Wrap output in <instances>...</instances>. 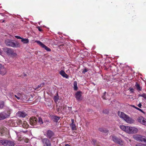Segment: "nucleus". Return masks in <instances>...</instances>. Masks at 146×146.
<instances>
[{"label": "nucleus", "instance_id": "nucleus-47", "mask_svg": "<svg viewBox=\"0 0 146 146\" xmlns=\"http://www.w3.org/2000/svg\"><path fill=\"white\" fill-rule=\"evenodd\" d=\"M37 28L39 31L41 32L42 31V29L40 28V27H37Z\"/></svg>", "mask_w": 146, "mask_h": 146}, {"label": "nucleus", "instance_id": "nucleus-18", "mask_svg": "<svg viewBox=\"0 0 146 146\" xmlns=\"http://www.w3.org/2000/svg\"><path fill=\"white\" fill-rule=\"evenodd\" d=\"M92 144L94 146H100L99 142H97L96 140L94 139H92Z\"/></svg>", "mask_w": 146, "mask_h": 146}, {"label": "nucleus", "instance_id": "nucleus-44", "mask_svg": "<svg viewBox=\"0 0 146 146\" xmlns=\"http://www.w3.org/2000/svg\"><path fill=\"white\" fill-rule=\"evenodd\" d=\"M88 71V70L86 68H85L84 70L82 71V73L85 74Z\"/></svg>", "mask_w": 146, "mask_h": 146}, {"label": "nucleus", "instance_id": "nucleus-52", "mask_svg": "<svg viewBox=\"0 0 146 146\" xmlns=\"http://www.w3.org/2000/svg\"><path fill=\"white\" fill-rule=\"evenodd\" d=\"M3 54L2 50L0 49V54Z\"/></svg>", "mask_w": 146, "mask_h": 146}, {"label": "nucleus", "instance_id": "nucleus-15", "mask_svg": "<svg viewBox=\"0 0 146 146\" xmlns=\"http://www.w3.org/2000/svg\"><path fill=\"white\" fill-rule=\"evenodd\" d=\"M7 117H8V116L5 113H0V120L4 119Z\"/></svg>", "mask_w": 146, "mask_h": 146}, {"label": "nucleus", "instance_id": "nucleus-5", "mask_svg": "<svg viewBox=\"0 0 146 146\" xmlns=\"http://www.w3.org/2000/svg\"><path fill=\"white\" fill-rule=\"evenodd\" d=\"M133 138L137 141H141V142H143L146 144V139L144 138V137L138 134L134 135L133 136Z\"/></svg>", "mask_w": 146, "mask_h": 146}, {"label": "nucleus", "instance_id": "nucleus-36", "mask_svg": "<svg viewBox=\"0 0 146 146\" xmlns=\"http://www.w3.org/2000/svg\"><path fill=\"white\" fill-rule=\"evenodd\" d=\"M38 123L40 124H42L43 123V122L42 119L40 117L38 118Z\"/></svg>", "mask_w": 146, "mask_h": 146}, {"label": "nucleus", "instance_id": "nucleus-14", "mask_svg": "<svg viewBox=\"0 0 146 146\" xmlns=\"http://www.w3.org/2000/svg\"><path fill=\"white\" fill-rule=\"evenodd\" d=\"M110 137L112 141L116 143L119 139L115 135H111L110 136Z\"/></svg>", "mask_w": 146, "mask_h": 146}, {"label": "nucleus", "instance_id": "nucleus-26", "mask_svg": "<svg viewBox=\"0 0 146 146\" xmlns=\"http://www.w3.org/2000/svg\"><path fill=\"white\" fill-rule=\"evenodd\" d=\"M77 82L76 81H74L73 84L74 90H77L78 89V88L77 86Z\"/></svg>", "mask_w": 146, "mask_h": 146}, {"label": "nucleus", "instance_id": "nucleus-29", "mask_svg": "<svg viewBox=\"0 0 146 146\" xmlns=\"http://www.w3.org/2000/svg\"><path fill=\"white\" fill-rule=\"evenodd\" d=\"M131 127H132L127 126V130H126V132L128 133H131Z\"/></svg>", "mask_w": 146, "mask_h": 146}, {"label": "nucleus", "instance_id": "nucleus-23", "mask_svg": "<svg viewBox=\"0 0 146 146\" xmlns=\"http://www.w3.org/2000/svg\"><path fill=\"white\" fill-rule=\"evenodd\" d=\"M14 96L18 100H19L22 96V93L18 92L17 93L16 95L15 94Z\"/></svg>", "mask_w": 146, "mask_h": 146}, {"label": "nucleus", "instance_id": "nucleus-45", "mask_svg": "<svg viewBox=\"0 0 146 146\" xmlns=\"http://www.w3.org/2000/svg\"><path fill=\"white\" fill-rule=\"evenodd\" d=\"M15 37L17 39H22V38H21V37L19 36H15Z\"/></svg>", "mask_w": 146, "mask_h": 146}, {"label": "nucleus", "instance_id": "nucleus-30", "mask_svg": "<svg viewBox=\"0 0 146 146\" xmlns=\"http://www.w3.org/2000/svg\"><path fill=\"white\" fill-rule=\"evenodd\" d=\"M67 108V106L63 104L62 105V110L64 112H66V109Z\"/></svg>", "mask_w": 146, "mask_h": 146}, {"label": "nucleus", "instance_id": "nucleus-42", "mask_svg": "<svg viewBox=\"0 0 146 146\" xmlns=\"http://www.w3.org/2000/svg\"><path fill=\"white\" fill-rule=\"evenodd\" d=\"M108 130L105 128L104 130L103 131V132L102 133L106 134L108 133Z\"/></svg>", "mask_w": 146, "mask_h": 146}, {"label": "nucleus", "instance_id": "nucleus-2", "mask_svg": "<svg viewBox=\"0 0 146 146\" xmlns=\"http://www.w3.org/2000/svg\"><path fill=\"white\" fill-rule=\"evenodd\" d=\"M5 43L6 45L8 46L13 47H19L20 46V44L19 42H17L15 43L12 40L9 39L6 40Z\"/></svg>", "mask_w": 146, "mask_h": 146}, {"label": "nucleus", "instance_id": "nucleus-40", "mask_svg": "<svg viewBox=\"0 0 146 146\" xmlns=\"http://www.w3.org/2000/svg\"><path fill=\"white\" fill-rule=\"evenodd\" d=\"M135 146H146V145H145L143 144L138 143Z\"/></svg>", "mask_w": 146, "mask_h": 146}, {"label": "nucleus", "instance_id": "nucleus-32", "mask_svg": "<svg viewBox=\"0 0 146 146\" xmlns=\"http://www.w3.org/2000/svg\"><path fill=\"white\" fill-rule=\"evenodd\" d=\"M4 106V102L3 101H0V108L2 109Z\"/></svg>", "mask_w": 146, "mask_h": 146}, {"label": "nucleus", "instance_id": "nucleus-11", "mask_svg": "<svg viewBox=\"0 0 146 146\" xmlns=\"http://www.w3.org/2000/svg\"><path fill=\"white\" fill-rule=\"evenodd\" d=\"M7 129L5 127L1 126L0 127V135L1 136L4 135Z\"/></svg>", "mask_w": 146, "mask_h": 146}, {"label": "nucleus", "instance_id": "nucleus-7", "mask_svg": "<svg viewBox=\"0 0 146 146\" xmlns=\"http://www.w3.org/2000/svg\"><path fill=\"white\" fill-rule=\"evenodd\" d=\"M38 121L37 118L34 117H31L29 119V123L31 125H35L36 124Z\"/></svg>", "mask_w": 146, "mask_h": 146}, {"label": "nucleus", "instance_id": "nucleus-46", "mask_svg": "<svg viewBox=\"0 0 146 146\" xmlns=\"http://www.w3.org/2000/svg\"><path fill=\"white\" fill-rule=\"evenodd\" d=\"M108 111L107 110H105L103 111V113H108Z\"/></svg>", "mask_w": 146, "mask_h": 146}, {"label": "nucleus", "instance_id": "nucleus-31", "mask_svg": "<svg viewBox=\"0 0 146 146\" xmlns=\"http://www.w3.org/2000/svg\"><path fill=\"white\" fill-rule=\"evenodd\" d=\"M21 41L24 44H27L29 42V41L28 39L26 38H23L21 39Z\"/></svg>", "mask_w": 146, "mask_h": 146}, {"label": "nucleus", "instance_id": "nucleus-51", "mask_svg": "<svg viewBox=\"0 0 146 146\" xmlns=\"http://www.w3.org/2000/svg\"><path fill=\"white\" fill-rule=\"evenodd\" d=\"M134 89L133 88H130V91L133 92Z\"/></svg>", "mask_w": 146, "mask_h": 146}, {"label": "nucleus", "instance_id": "nucleus-19", "mask_svg": "<svg viewBox=\"0 0 146 146\" xmlns=\"http://www.w3.org/2000/svg\"><path fill=\"white\" fill-rule=\"evenodd\" d=\"M18 114L20 117H24L27 114L24 111H19L18 112Z\"/></svg>", "mask_w": 146, "mask_h": 146}, {"label": "nucleus", "instance_id": "nucleus-53", "mask_svg": "<svg viewBox=\"0 0 146 146\" xmlns=\"http://www.w3.org/2000/svg\"><path fill=\"white\" fill-rule=\"evenodd\" d=\"M65 146H71L69 145L68 144H66L65 145Z\"/></svg>", "mask_w": 146, "mask_h": 146}, {"label": "nucleus", "instance_id": "nucleus-20", "mask_svg": "<svg viewBox=\"0 0 146 146\" xmlns=\"http://www.w3.org/2000/svg\"><path fill=\"white\" fill-rule=\"evenodd\" d=\"M116 143L121 146H123L124 145V141L121 138H119Z\"/></svg>", "mask_w": 146, "mask_h": 146}, {"label": "nucleus", "instance_id": "nucleus-24", "mask_svg": "<svg viewBox=\"0 0 146 146\" xmlns=\"http://www.w3.org/2000/svg\"><path fill=\"white\" fill-rule=\"evenodd\" d=\"M56 110L57 112H60L62 111V105L61 106L56 105Z\"/></svg>", "mask_w": 146, "mask_h": 146}, {"label": "nucleus", "instance_id": "nucleus-4", "mask_svg": "<svg viewBox=\"0 0 146 146\" xmlns=\"http://www.w3.org/2000/svg\"><path fill=\"white\" fill-rule=\"evenodd\" d=\"M41 141L43 146H52L51 141L47 138H41Z\"/></svg>", "mask_w": 146, "mask_h": 146}, {"label": "nucleus", "instance_id": "nucleus-37", "mask_svg": "<svg viewBox=\"0 0 146 146\" xmlns=\"http://www.w3.org/2000/svg\"><path fill=\"white\" fill-rule=\"evenodd\" d=\"M133 107H134V108H135V109H136L137 110H138L140 111H141V112H142V113H145V112H144L142 110L137 108V107H136L135 106H133Z\"/></svg>", "mask_w": 146, "mask_h": 146}, {"label": "nucleus", "instance_id": "nucleus-35", "mask_svg": "<svg viewBox=\"0 0 146 146\" xmlns=\"http://www.w3.org/2000/svg\"><path fill=\"white\" fill-rule=\"evenodd\" d=\"M16 122L18 125H20L21 124H22V121L20 119L17 120Z\"/></svg>", "mask_w": 146, "mask_h": 146}, {"label": "nucleus", "instance_id": "nucleus-48", "mask_svg": "<svg viewBox=\"0 0 146 146\" xmlns=\"http://www.w3.org/2000/svg\"><path fill=\"white\" fill-rule=\"evenodd\" d=\"M138 106L140 108H141L142 105L141 103H139L138 105Z\"/></svg>", "mask_w": 146, "mask_h": 146}, {"label": "nucleus", "instance_id": "nucleus-49", "mask_svg": "<svg viewBox=\"0 0 146 146\" xmlns=\"http://www.w3.org/2000/svg\"><path fill=\"white\" fill-rule=\"evenodd\" d=\"M106 94V92H105L104 93V95L103 96H102V98L104 99H106V98L104 97V95L105 94Z\"/></svg>", "mask_w": 146, "mask_h": 146}, {"label": "nucleus", "instance_id": "nucleus-27", "mask_svg": "<svg viewBox=\"0 0 146 146\" xmlns=\"http://www.w3.org/2000/svg\"><path fill=\"white\" fill-rule=\"evenodd\" d=\"M22 126L24 128H26L28 127V125L26 121H24L22 124Z\"/></svg>", "mask_w": 146, "mask_h": 146}, {"label": "nucleus", "instance_id": "nucleus-54", "mask_svg": "<svg viewBox=\"0 0 146 146\" xmlns=\"http://www.w3.org/2000/svg\"><path fill=\"white\" fill-rule=\"evenodd\" d=\"M4 21H4V20H3V21L2 22V23L4 22Z\"/></svg>", "mask_w": 146, "mask_h": 146}, {"label": "nucleus", "instance_id": "nucleus-3", "mask_svg": "<svg viewBox=\"0 0 146 146\" xmlns=\"http://www.w3.org/2000/svg\"><path fill=\"white\" fill-rule=\"evenodd\" d=\"M14 143L13 142L11 141L7 140H0V145L4 146H14Z\"/></svg>", "mask_w": 146, "mask_h": 146}, {"label": "nucleus", "instance_id": "nucleus-50", "mask_svg": "<svg viewBox=\"0 0 146 146\" xmlns=\"http://www.w3.org/2000/svg\"><path fill=\"white\" fill-rule=\"evenodd\" d=\"M4 67L1 64H0V69H1L3 68V67Z\"/></svg>", "mask_w": 146, "mask_h": 146}, {"label": "nucleus", "instance_id": "nucleus-8", "mask_svg": "<svg viewBox=\"0 0 146 146\" xmlns=\"http://www.w3.org/2000/svg\"><path fill=\"white\" fill-rule=\"evenodd\" d=\"M37 43L39 44L41 47L44 48L47 51H50L51 50V49L47 47L45 45L43 44L39 40H38L36 41Z\"/></svg>", "mask_w": 146, "mask_h": 146}, {"label": "nucleus", "instance_id": "nucleus-28", "mask_svg": "<svg viewBox=\"0 0 146 146\" xmlns=\"http://www.w3.org/2000/svg\"><path fill=\"white\" fill-rule=\"evenodd\" d=\"M127 126H125L124 125H120V128L123 131L126 132L127 130Z\"/></svg>", "mask_w": 146, "mask_h": 146}, {"label": "nucleus", "instance_id": "nucleus-6", "mask_svg": "<svg viewBox=\"0 0 146 146\" xmlns=\"http://www.w3.org/2000/svg\"><path fill=\"white\" fill-rule=\"evenodd\" d=\"M6 52L8 55H9L12 56H16L17 54L14 52V50L9 48H7L6 49Z\"/></svg>", "mask_w": 146, "mask_h": 146}, {"label": "nucleus", "instance_id": "nucleus-38", "mask_svg": "<svg viewBox=\"0 0 146 146\" xmlns=\"http://www.w3.org/2000/svg\"><path fill=\"white\" fill-rule=\"evenodd\" d=\"M141 124L146 126V119L144 118Z\"/></svg>", "mask_w": 146, "mask_h": 146}, {"label": "nucleus", "instance_id": "nucleus-56", "mask_svg": "<svg viewBox=\"0 0 146 146\" xmlns=\"http://www.w3.org/2000/svg\"><path fill=\"white\" fill-rule=\"evenodd\" d=\"M129 141H131V140L130 139H129Z\"/></svg>", "mask_w": 146, "mask_h": 146}, {"label": "nucleus", "instance_id": "nucleus-41", "mask_svg": "<svg viewBox=\"0 0 146 146\" xmlns=\"http://www.w3.org/2000/svg\"><path fill=\"white\" fill-rule=\"evenodd\" d=\"M140 96L146 99V94L145 93H143L142 94L140 95Z\"/></svg>", "mask_w": 146, "mask_h": 146}, {"label": "nucleus", "instance_id": "nucleus-55", "mask_svg": "<svg viewBox=\"0 0 146 146\" xmlns=\"http://www.w3.org/2000/svg\"><path fill=\"white\" fill-rule=\"evenodd\" d=\"M68 108H70V107H68Z\"/></svg>", "mask_w": 146, "mask_h": 146}, {"label": "nucleus", "instance_id": "nucleus-1", "mask_svg": "<svg viewBox=\"0 0 146 146\" xmlns=\"http://www.w3.org/2000/svg\"><path fill=\"white\" fill-rule=\"evenodd\" d=\"M119 116L120 117L123 119L128 123L131 124L133 123L135 121L132 118L130 117L123 112H121L120 115Z\"/></svg>", "mask_w": 146, "mask_h": 146}, {"label": "nucleus", "instance_id": "nucleus-13", "mask_svg": "<svg viewBox=\"0 0 146 146\" xmlns=\"http://www.w3.org/2000/svg\"><path fill=\"white\" fill-rule=\"evenodd\" d=\"M51 118L54 122H57L60 119V117L57 116L52 115L51 116Z\"/></svg>", "mask_w": 146, "mask_h": 146}, {"label": "nucleus", "instance_id": "nucleus-34", "mask_svg": "<svg viewBox=\"0 0 146 146\" xmlns=\"http://www.w3.org/2000/svg\"><path fill=\"white\" fill-rule=\"evenodd\" d=\"M44 85V83H41L39 85H38L37 87H36V88L35 89V90H36L37 89L40 88V87H42Z\"/></svg>", "mask_w": 146, "mask_h": 146}, {"label": "nucleus", "instance_id": "nucleus-33", "mask_svg": "<svg viewBox=\"0 0 146 146\" xmlns=\"http://www.w3.org/2000/svg\"><path fill=\"white\" fill-rule=\"evenodd\" d=\"M59 97L58 96V95L57 96H54V100L55 102H57L59 100Z\"/></svg>", "mask_w": 146, "mask_h": 146}, {"label": "nucleus", "instance_id": "nucleus-39", "mask_svg": "<svg viewBox=\"0 0 146 146\" xmlns=\"http://www.w3.org/2000/svg\"><path fill=\"white\" fill-rule=\"evenodd\" d=\"M11 109H9V110L7 111V115L8 116V117L9 116V115L11 113Z\"/></svg>", "mask_w": 146, "mask_h": 146}, {"label": "nucleus", "instance_id": "nucleus-12", "mask_svg": "<svg viewBox=\"0 0 146 146\" xmlns=\"http://www.w3.org/2000/svg\"><path fill=\"white\" fill-rule=\"evenodd\" d=\"M72 123L70 124V126L72 130H76V125L74 123V120L73 119H71Z\"/></svg>", "mask_w": 146, "mask_h": 146}, {"label": "nucleus", "instance_id": "nucleus-21", "mask_svg": "<svg viewBox=\"0 0 146 146\" xmlns=\"http://www.w3.org/2000/svg\"><path fill=\"white\" fill-rule=\"evenodd\" d=\"M131 128V133H136L138 131V130L137 128L132 127Z\"/></svg>", "mask_w": 146, "mask_h": 146}, {"label": "nucleus", "instance_id": "nucleus-10", "mask_svg": "<svg viewBox=\"0 0 146 146\" xmlns=\"http://www.w3.org/2000/svg\"><path fill=\"white\" fill-rule=\"evenodd\" d=\"M46 136L47 138L49 139H51L52 137H54V132L51 130H48L47 131L46 133Z\"/></svg>", "mask_w": 146, "mask_h": 146}, {"label": "nucleus", "instance_id": "nucleus-43", "mask_svg": "<svg viewBox=\"0 0 146 146\" xmlns=\"http://www.w3.org/2000/svg\"><path fill=\"white\" fill-rule=\"evenodd\" d=\"M104 129L103 128H100L98 129V130L101 132H103Z\"/></svg>", "mask_w": 146, "mask_h": 146}, {"label": "nucleus", "instance_id": "nucleus-16", "mask_svg": "<svg viewBox=\"0 0 146 146\" xmlns=\"http://www.w3.org/2000/svg\"><path fill=\"white\" fill-rule=\"evenodd\" d=\"M6 69L4 67L0 69V74L2 75H4L6 74Z\"/></svg>", "mask_w": 146, "mask_h": 146}, {"label": "nucleus", "instance_id": "nucleus-22", "mask_svg": "<svg viewBox=\"0 0 146 146\" xmlns=\"http://www.w3.org/2000/svg\"><path fill=\"white\" fill-rule=\"evenodd\" d=\"M135 86L136 87L137 90L138 91H141V88L140 85L137 82H136L135 83Z\"/></svg>", "mask_w": 146, "mask_h": 146}, {"label": "nucleus", "instance_id": "nucleus-17", "mask_svg": "<svg viewBox=\"0 0 146 146\" xmlns=\"http://www.w3.org/2000/svg\"><path fill=\"white\" fill-rule=\"evenodd\" d=\"M60 74L63 77L65 78H68V76L65 73L64 71L63 70H61L60 72Z\"/></svg>", "mask_w": 146, "mask_h": 146}, {"label": "nucleus", "instance_id": "nucleus-9", "mask_svg": "<svg viewBox=\"0 0 146 146\" xmlns=\"http://www.w3.org/2000/svg\"><path fill=\"white\" fill-rule=\"evenodd\" d=\"M75 97L78 101H81L82 100V92L80 91H78L75 94Z\"/></svg>", "mask_w": 146, "mask_h": 146}, {"label": "nucleus", "instance_id": "nucleus-25", "mask_svg": "<svg viewBox=\"0 0 146 146\" xmlns=\"http://www.w3.org/2000/svg\"><path fill=\"white\" fill-rule=\"evenodd\" d=\"M144 118L142 116H140L138 117L137 118V121L141 123L142 121Z\"/></svg>", "mask_w": 146, "mask_h": 146}]
</instances>
